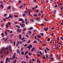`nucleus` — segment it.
I'll list each match as a JSON object with an SVG mask.
<instances>
[{"label":"nucleus","mask_w":63,"mask_h":63,"mask_svg":"<svg viewBox=\"0 0 63 63\" xmlns=\"http://www.w3.org/2000/svg\"><path fill=\"white\" fill-rule=\"evenodd\" d=\"M11 47H12V46L11 45H9L8 47V48H9V49H11Z\"/></svg>","instance_id":"obj_11"},{"label":"nucleus","mask_w":63,"mask_h":63,"mask_svg":"<svg viewBox=\"0 0 63 63\" xmlns=\"http://www.w3.org/2000/svg\"><path fill=\"white\" fill-rule=\"evenodd\" d=\"M24 24H21V23H20V26H21V27H23V26H24Z\"/></svg>","instance_id":"obj_4"},{"label":"nucleus","mask_w":63,"mask_h":63,"mask_svg":"<svg viewBox=\"0 0 63 63\" xmlns=\"http://www.w3.org/2000/svg\"><path fill=\"white\" fill-rule=\"evenodd\" d=\"M14 17H18V16H16V15H14Z\"/></svg>","instance_id":"obj_41"},{"label":"nucleus","mask_w":63,"mask_h":63,"mask_svg":"<svg viewBox=\"0 0 63 63\" xmlns=\"http://www.w3.org/2000/svg\"><path fill=\"white\" fill-rule=\"evenodd\" d=\"M30 42V40H29L28 41V43H29Z\"/></svg>","instance_id":"obj_62"},{"label":"nucleus","mask_w":63,"mask_h":63,"mask_svg":"<svg viewBox=\"0 0 63 63\" xmlns=\"http://www.w3.org/2000/svg\"><path fill=\"white\" fill-rule=\"evenodd\" d=\"M43 58H44V59H45L46 58V57L44 56H43Z\"/></svg>","instance_id":"obj_51"},{"label":"nucleus","mask_w":63,"mask_h":63,"mask_svg":"<svg viewBox=\"0 0 63 63\" xmlns=\"http://www.w3.org/2000/svg\"><path fill=\"white\" fill-rule=\"evenodd\" d=\"M9 38V37H7V38H6L5 39H4V41H6Z\"/></svg>","instance_id":"obj_12"},{"label":"nucleus","mask_w":63,"mask_h":63,"mask_svg":"<svg viewBox=\"0 0 63 63\" xmlns=\"http://www.w3.org/2000/svg\"><path fill=\"white\" fill-rule=\"evenodd\" d=\"M57 7V5H55V8H56V7Z\"/></svg>","instance_id":"obj_53"},{"label":"nucleus","mask_w":63,"mask_h":63,"mask_svg":"<svg viewBox=\"0 0 63 63\" xmlns=\"http://www.w3.org/2000/svg\"><path fill=\"white\" fill-rule=\"evenodd\" d=\"M16 60H15L13 62V63H16Z\"/></svg>","instance_id":"obj_17"},{"label":"nucleus","mask_w":63,"mask_h":63,"mask_svg":"<svg viewBox=\"0 0 63 63\" xmlns=\"http://www.w3.org/2000/svg\"><path fill=\"white\" fill-rule=\"evenodd\" d=\"M36 19L37 20H38V21H40V20H39V18H36Z\"/></svg>","instance_id":"obj_23"},{"label":"nucleus","mask_w":63,"mask_h":63,"mask_svg":"<svg viewBox=\"0 0 63 63\" xmlns=\"http://www.w3.org/2000/svg\"><path fill=\"white\" fill-rule=\"evenodd\" d=\"M41 35H42V36H44V34L43 33H41Z\"/></svg>","instance_id":"obj_32"},{"label":"nucleus","mask_w":63,"mask_h":63,"mask_svg":"<svg viewBox=\"0 0 63 63\" xmlns=\"http://www.w3.org/2000/svg\"><path fill=\"white\" fill-rule=\"evenodd\" d=\"M60 39H61V40H63V37H61Z\"/></svg>","instance_id":"obj_37"},{"label":"nucleus","mask_w":63,"mask_h":63,"mask_svg":"<svg viewBox=\"0 0 63 63\" xmlns=\"http://www.w3.org/2000/svg\"><path fill=\"white\" fill-rule=\"evenodd\" d=\"M52 32L51 34V36H53V35L54 34Z\"/></svg>","instance_id":"obj_47"},{"label":"nucleus","mask_w":63,"mask_h":63,"mask_svg":"<svg viewBox=\"0 0 63 63\" xmlns=\"http://www.w3.org/2000/svg\"><path fill=\"white\" fill-rule=\"evenodd\" d=\"M19 38V39H21V34H20L18 36Z\"/></svg>","instance_id":"obj_5"},{"label":"nucleus","mask_w":63,"mask_h":63,"mask_svg":"<svg viewBox=\"0 0 63 63\" xmlns=\"http://www.w3.org/2000/svg\"><path fill=\"white\" fill-rule=\"evenodd\" d=\"M30 47L32 48V45H31L30 44L27 47V48H29V49H30Z\"/></svg>","instance_id":"obj_1"},{"label":"nucleus","mask_w":63,"mask_h":63,"mask_svg":"<svg viewBox=\"0 0 63 63\" xmlns=\"http://www.w3.org/2000/svg\"><path fill=\"white\" fill-rule=\"evenodd\" d=\"M26 58H27V59H28V58H29L28 57V55H26Z\"/></svg>","instance_id":"obj_28"},{"label":"nucleus","mask_w":63,"mask_h":63,"mask_svg":"<svg viewBox=\"0 0 63 63\" xmlns=\"http://www.w3.org/2000/svg\"><path fill=\"white\" fill-rule=\"evenodd\" d=\"M5 34H6V36H7V35H8V33H7V32H6V31H5Z\"/></svg>","instance_id":"obj_16"},{"label":"nucleus","mask_w":63,"mask_h":63,"mask_svg":"<svg viewBox=\"0 0 63 63\" xmlns=\"http://www.w3.org/2000/svg\"><path fill=\"white\" fill-rule=\"evenodd\" d=\"M40 53L41 54V55H42V52H41V51H40Z\"/></svg>","instance_id":"obj_48"},{"label":"nucleus","mask_w":63,"mask_h":63,"mask_svg":"<svg viewBox=\"0 0 63 63\" xmlns=\"http://www.w3.org/2000/svg\"><path fill=\"white\" fill-rule=\"evenodd\" d=\"M8 27H9L7 25H6V28H8Z\"/></svg>","instance_id":"obj_40"},{"label":"nucleus","mask_w":63,"mask_h":63,"mask_svg":"<svg viewBox=\"0 0 63 63\" xmlns=\"http://www.w3.org/2000/svg\"><path fill=\"white\" fill-rule=\"evenodd\" d=\"M28 52V51H27L25 53H26V54H27V53Z\"/></svg>","instance_id":"obj_39"},{"label":"nucleus","mask_w":63,"mask_h":63,"mask_svg":"<svg viewBox=\"0 0 63 63\" xmlns=\"http://www.w3.org/2000/svg\"><path fill=\"white\" fill-rule=\"evenodd\" d=\"M24 13H27V11H24Z\"/></svg>","instance_id":"obj_63"},{"label":"nucleus","mask_w":63,"mask_h":63,"mask_svg":"<svg viewBox=\"0 0 63 63\" xmlns=\"http://www.w3.org/2000/svg\"><path fill=\"white\" fill-rule=\"evenodd\" d=\"M37 55L38 56V57H39V56H40V55L39 54H37Z\"/></svg>","instance_id":"obj_55"},{"label":"nucleus","mask_w":63,"mask_h":63,"mask_svg":"<svg viewBox=\"0 0 63 63\" xmlns=\"http://www.w3.org/2000/svg\"><path fill=\"white\" fill-rule=\"evenodd\" d=\"M22 7H23V6L22 5L20 7H19V8H20V9H21Z\"/></svg>","instance_id":"obj_36"},{"label":"nucleus","mask_w":63,"mask_h":63,"mask_svg":"<svg viewBox=\"0 0 63 63\" xmlns=\"http://www.w3.org/2000/svg\"><path fill=\"white\" fill-rule=\"evenodd\" d=\"M2 27H4V24H3L2 25H1Z\"/></svg>","instance_id":"obj_59"},{"label":"nucleus","mask_w":63,"mask_h":63,"mask_svg":"<svg viewBox=\"0 0 63 63\" xmlns=\"http://www.w3.org/2000/svg\"><path fill=\"white\" fill-rule=\"evenodd\" d=\"M44 19L46 21H47V18H44Z\"/></svg>","instance_id":"obj_56"},{"label":"nucleus","mask_w":63,"mask_h":63,"mask_svg":"<svg viewBox=\"0 0 63 63\" xmlns=\"http://www.w3.org/2000/svg\"><path fill=\"white\" fill-rule=\"evenodd\" d=\"M10 17H11V18H13V17L12 16V15L10 14H9V16L7 17L8 19H9V18H10Z\"/></svg>","instance_id":"obj_3"},{"label":"nucleus","mask_w":63,"mask_h":63,"mask_svg":"<svg viewBox=\"0 0 63 63\" xmlns=\"http://www.w3.org/2000/svg\"><path fill=\"white\" fill-rule=\"evenodd\" d=\"M37 41L36 40H35L34 41H33V43L34 44H35V43H37Z\"/></svg>","instance_id":"obj_14"},{"label":"nucleus","mask_w":63,"mask_h":63,"mask_svg":"<svg viewBox=\"0 0 63 63\" xmlns=\"http://www.w3.org/2000/svg\"><path fill=\"white\" fill-rule=\"evenodd\" d=\"M27 44H26L25 45V47H27Z\"/></svg>","instance_id":"obj_50"},{"label":"nucleus","mask_w":63,"mask_h":63,"mask_svg":"<svg viewBox=\"0 0 63 63\" xmlns=\"http://www.w3.org/2000/svg\"><path fill=\"white\" fill-rule=\"evenodd\" d=\"M46 58H48V55H47V54L46 55Z\"/></svg>","instance_id":"obj_30"},{"label":"nucleus","mask_w":63,"mask_h":63,"mask_svg":"<svg viewBox=\"0 0 63 63\" xmlns=\"http://www.w3.org/2000/svg\"><path fill=\"white\" fill-rule=\"evenodd\" d=\"M43 16H44V14H42V16H41V17H43Z\"/></svg>","instance_id":"obj_46"},{"label":"nucleus","mask_w":63,"mask_h":63,"mask_svg":"<svg viewBox=\"0 0 63 63\" xmlns=\"http://www.w3.org/2000/svg\"><path fill=\"white\" fill-rule=\"evenodd\" d=\"M5 53L6 54H8V53H9V52H8L7 51L6 52H5Z\"/></svg>","instance_id":"obj_27"},{"label":"nucleus","mask_w":63,"mask_h":63,"mask_svg":"<svg viewBox=\"0 0 63 63\" xmlns=\"http://www.w3.org/2000/svg\"><path fill=\"white\" fill-rule=\"evenodd\" d=\"M17 32L18 33H20L21 31V30L20 29H18L17 30Z\"/></svg>","instance_id":"obj_2"},{"label":"nucleus","mask_w":63,"mask_h":63,"mask_svg":"<svg viewBox=\"0 0 63 63\" xmlns=\"http://www.w3.org/2000/svg\"><path fill=\"white\" fill-rule=\"evenodd\" d=\"M15 45H16V41H15V40L14 42V46H15Z\"/></svg>","instance_id":"obj_15"},{"label":"nucleus","mask_w":63,"mask_h":63,"mask_svg":"<svg viewBox=\"0 0 63 63\" xmlns=\"http://www.w3.org/2000/svg\"><path fill=\"white\" fill-rule=\"evenodd\" d=\"M38 16H41V13H39L38 14Z\"/></svg>","instance_id":"obj_58"},{"label":"nucleus","mask_w":63,"mask_h":63,"mask_svg":"<svg viewBox=\"0 0 63 63\" xmlns=\"http://www.w3.org/2000/svg\"><path fill=\"white\" fill-rule=\"evenodd\" d=\"M46 49H47V50H48V51H49V49L47 48L46 47Z\"/></svg>","instance_id":"obj_35"},{"label":"nucleus","mask_w":63,"mask_h":63,"mask_svg":"<svg viewBox=\"0 0 63 63\" xmlns=\"http://www.w3.org/2000/svg\"><path fill=\"white\" fill-rule=\"evenodd\" d=\"M32 21L33 22H34V19H32Z\"/></svg>","instance_id":"obj_25"},{"label":"nucleus","mask_w":63,"mask_h":63,"mask_svg":"<svg viewBox=\"0 0 63 63\" xmlns=\"http://www.w3.org/2000/svg\"><path fill=\"white\" fill-rule=\"evenodd\" d=\"M38 5H36V7H35V8L36 9V8H38Z\"/></svg>","instance_id":"obj_61"},{"label":"nucleus","mask_w":63,"mask_h":63,"mask_svg":"<svg viewBox=\"0 0 63 63\" xmlns=\"http://www.w3.org/2000/svg\"><path fill=\"white\" fill-rule=\"evenodd\" d=\"M24 53V51H22L21 52V54L22 55H23Z\"/></svg>","instance_id":"obj_8"},{"label":"nucleus","mask_w":63,"mask_h":63,"mask_svg":"<svg viewBox=\"0 0 63 63\" xmlns=\"http://www.w3.org/2000/svg\"><path fill=\"white\" fill-rule=\"evenodd\" d=\"M28 54L29 55H30V56H31V53L30 52H29V53Z\"/></svg>","instance_id":"obj_19"},{"label":"nucleus","mask_w":63,"mask_h":63,"mask_svg":"<svg viewBox=\"0 0 63 63\" xmlns=\"http://www.w3.org/2000/svg\"><path fill=\"white\" fill-rule=\"evenodd\" d=\"M45 53H47V50L45 49Z\"/></svg>","instance_id":"obj_34"},{"label":"nucleus","mask_w":63,"mask_h":63,"mask_svg":"<svg viewBox=\"0 0 63 63\" xmlns=\"http://www.w3.org/2000/svg\"><path fill=\"white\" fill-rule=\"evenodd\" d=\"M13 33V31H11L10 32V33Z\"/></svg>","instance_id":"obj_52"},{"label":"nucleus","mask_w":63,"mask_h":63,"mask_svg":"<svg viewBox=\"0 0 63 63\" xmlns=\"http://www.w3.org/2000/svg\"><path fill=\"white\" fill-rule=\"evenodd\" d=\"M23 19L22 18H21L19 20V21H23Z\"/></svg>","instance_id":"obj_10"},{"label":"nucleus","mask_w":63,"mask_h":63,"mask_svg":"<svg viewBox=\"0 0 63 63\" xmlns=\"http://www.w3.org/2000/svg\"><path fill=\"white\" fill-rule=\"evenodd\" d=\"M15 58L16 57H15V56H13V57L12 58V59L13 60V59H15Z\"/></svg>","instance_id":"obj_13"},{"label":"nucleus","mask_w":63,"mask_h":63,"mask_svg":"<svg viewBox=\"0 0 63 63\" xmlns=\"http://www.w3.org/2000/svg\"><path fill=\"white\" fill-rule=\"evenodd\" d=\"M21 2V0L18 1V3H20Z\"/></svg>","instance_id":"obj_54"},{"label":"nucleus","mask_w":63,"mask_h":63,"mask_svg":"<svg viewBox=\"0 0 63 63\" xmlns=\"http://www.w3.org/2000/svg\"><path fill=\"white\" fill-rule=\"evenodd\" d=\"M37 37H39V38H41V36H40V35H38L37 36Z\"/></svg>","instance_id":"obj_21"},{"label":"nucleus","mask_w":63,"mask_h":63,"mask_svg":"<svg viewBox=\"0 0 63 63\" xmlns=\"http://www.w3.org/2000/svg\"><path fill=\"white\" fill-rule=\"evenodd\" d=\"M50 59H51L52 60H54V59L53 58H50Z\"/></svg>","instance_id":"obj_24"},{"label":"nucleus","mask_w":63,"mask_h":63,"mask_svg":"<svg viewBox=\"0 0 63 63\" xmlns=\"http://www.w3.org/2000/svg\"><path fill=\"white\" fill-rule=\"evenodd\" d=\"M35 40H37V37L36 36H35Z\"/></svg>","instance_id":"obj_42"},{"label":"nucleus","mask_w":63,"mask_h":63,"mask_svg":"<svg viewBox=\"0 0 63 63\" xmlns=\"http://www.w3.org/2000/svg\"><path fill=\"white\" fill-rule=\"evenodd\" d=\"M33 29V28L31 27L29 29V30H31V29Z\"/></svg>","instance_id":"obj_29"},{"label":"nucleus","mask_w":63,"mask_h":63,"mask_svg":"<svg viewBox=\"0 0 63 63\" xmlns=\"http://www.w3.org/2000/svg\"><path fill=\"white\" fill-rule=\"evenodd\" d=\"M4 49H5V48L4 47L2 48V50L3 51V50H4Z\"/></svg>","instance_id":"obj_45"},{"label":"nucleus","mask_w":63,"mask_h":63,"mask_svg":"<svg viewBox=\"0 0 63 63\" xmlns=\"http://www.w3.org/2000/svg\"><path fill=\"white\" fill-rule=\"evenodd\" d=\"M17 53H18L19 54H20V52H19V49H17Z\"/></svg>","instance_id":"obj_9"},{"label":"nucleus","mask_w":63,"mask_h":63,"mask_svg":"<svg viewBox=\"0 0 63 63\" xmlns=\"http://www.w3.org/2000/svg\"><path fill=\"white\" fill-rule=\"evenodd\" d=\"M40 60L37 61V62H38V63H40Z\"/></svg>","instance_id":"obj_57"},{"label":"nucleus","mask_w":63,"mask_h":63,"mask_svg":"<svg viewBox=\"0 0 63 63\" xmlns=\"http://www.w3.org/2000/svg\"><path fill=\"white\" fill-rule=\"evenodd\" d=\"M26 37H27L28 38H29V36H28V35H26Z\"/></svg>","instance_id":"obj_49"},{"label":"nucleus","mask_w":63,"mask_h":63,"mask_svg":"<svg viewBox=\"0 0 63 63\" xmlns=\"http://www.w3.org/2000/svg\"><path fill=\"white\" fill-rule=\"evenodd\" d=\"M34 47H33L31 51H33L34 50Z\"/></svg>","instance_id":"obj_18"},{"label":"nucleus","mask_w":63,"mask_h":63,"mask_svg":"<svg viewBox=\"0 0 63 63\" xmlns=\"http://www.w3.org/2000/svg\"><path fill=\"white\" fill-rule=\"evenodd\" d=\"M48 29V28H44V30H45V31H47V29Z\"/></svg>","instance_id":"obj_7"},{"label":"nucleus","mask_w":63,"mask_h":63,"mask_svg":"<svg viewBox=\"0 0 63 63\" xmlns=\"http://www.w3.org/2000/svg\"><path fill=\"white\" fill-rule=\"evenodd\" d=\"M23 16H25V14H23Z\"/></svg>","instance_id":"obj_33"},{"label":"nucleus","mask_w":63,"mask_h":63,"mask_svg":"<svg viewBox=\"0 0 63 63\" xmlns=\"http://www.w3.org/2000/svg\"><path fill=\"white\" fill-rule=\"evenodd\" d=\"M35 61V59H32V61L33 62H34V61Z\"/></svg>","instance_id":"obj_64"},{"label":"nucleus","mask_w":63,"mask_h":63,"mask_svg":"<svg viewBox=\"0 0 63 63\" xmlns=\"http://www.w3.org/2000/svg\"><path fill=\"white\" fill-rule=\"evenodd\" d=\"M1 35L2 37H4V33H1Z\"/></svg>","instance_id":"obj_22"},{"label":"nucleus","mask_w":63,"mask_h":63,"mask_svg":"<svg viewBox=\"0 0 63 63\" xmlns=\"http://www.w3.org/2000/svg\"><path fill=\"white\" fill-rule=\"evenodd\" d=\"M34 16H37V14H35L34 15Z\"/></svg>","instance_id":"obj_44"},{"label":"nucleus","mask_w":63,"mask_h":63,"mask_svg":"<svg viewBox=\"0 0 63 63\" xmlns=\"http://www.w3.org/2000/svg\"><path fill=\"white\" fill-rule=\"evenodd\" d=\"M21 51H23V48L22 47L21 49Z\"/></svg>","instance_id":"obj_26"},{"label":"nucleus","mask_w":63,"mask_h":63,"mask_svg":"<svg viewBox=\"0 0 63 63\" xmlns=\"http://www.w3.org/2000/svg\"><path fill=\"white\" fill-rule=\"evenodd\" d=\"M2 52H3V51L2 50H1L0 52V54H2Z\"/></svg>","instance_id":"obj_43"},{"label":"nucleus","mask_w":63,"mask_h":63,"mask_svg":"<svg viewBox=\"0 0 63 63\" xmlns=\"http://www.w3.org/2000/svg\"><path fill=\"white\" fill-rule=\"evenodd\" d=\"M24 37H23L22 39V41H23L24 40Z\"/></svg>","instance_id":"obj_38"},{"label":"nucleus","mask_w":63,"mask_h":63,"mask_svg":"<svg viewBox=\"0 0 63 63\" xmlns=\"http://www.w3.org/2000/svg\"><path fill=\"white\" fill-rule=\"evenodd\" d=\"M6 61H7V62H10V60L9 59V58H7L6 59Z\"/></svg>","instance_id":"obj_6"},{"label":"nucleus","mask_w":63,"mask_h":63,"mask_svg":"<svg viewBox=\"0 0 63 63\" xmlns=\"http://www.w3.org/2000/svg\"><path fill=\"white\" fill-rule=\"evenodd\" d=\"M20 44H21H21H22V42H21V41H20Z\"/></svg>","instance_id":"obj_60"},{"label":"nucleus","mask_w":63,"mask_h":63,"mask_svg":"<svg viewBox=\"0 0 63 63\" xmlns=\"http://www.w3.org/2000/svg\"><path fill=\"white\" fill-rule=\"evenodd\" d=\"M11 8L10 6H9L8 8V9L10 10V9H11Z\"/></svg>","instance_id":"obj_20"},{"label":"nucleus","mask_w":63,"mask_h":63,"mask_svg":"<svg viewBox=\"0 0 63 63\" xmlns=\"http://www.w3.org/2000/svg\"><path fill=\"white\" fill-rule=\"evenodd\" d=\"M47 41H50V38H48L47 39Z\"/></svg>","instance_id":"obj_31"}]
</instances>
